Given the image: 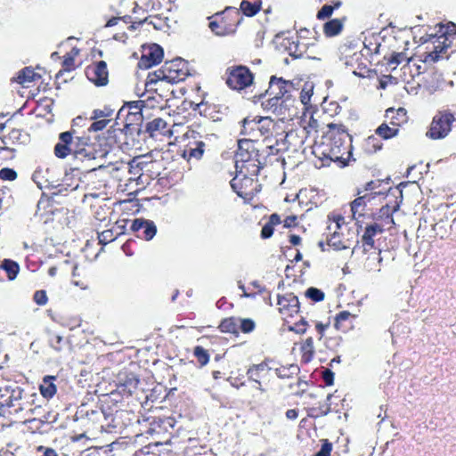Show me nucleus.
I'll list each match as a JSON object with an SVG mask.
<instances>
[{
  "label": "nucleus",
  "instance_id": "nucleus-1",
  "mask_svg": "<svg viewBox=\"0 0 456 456\" xmlns=\"http://www.w3.org/2000/svg\"><path fill=\"white\" fill-rule=\"evenodd\" d=\"M327 126L322 141L313 146L314 156L322 167H329L331 161L338 167H346L352 156V137L342 124L329 123Z\"/></svg>",
  "mask_w": 456,
  "mask_h": 456
},
{
  "label": "nucleus",
  "instance_id": "nucleus-2",
  "mask_svg": "<svg viewBox=\"0 0 456 456\" xmlns=\"http://www.w3.org/2000/svg\"><path fill=\"white\" fill-rule=\"evenodd\" d=\"M53 152L59 159L72 158L77 161H90L99 154L97 144L88 136H78L75 129L60 133Z\"/></svg>",
  "mask_w": 456,
  "mask_h": 456
},
{
  "label": "nucleus",
  "instance_id": "nucleus-3",
  "mask_svg": "<svg viewBox=\"0 0 456 456\" xmlns=\"http://www.w3.org/2000/svg\"><path fill=\"white\" fill-rule=\"evenodd\" d=\"M381 45L378 43L366 45L345 44L340 47V61L360 77H366L370 73V58L380 53Z\"/></svg>",
  "mask_w": 456,
  "mask_h": 456
},
{
  "label": "nucleus",
  "instance_id": "nucleus-4",
  "mask_svg": "<svg viewBox=\"0 0 456 456\" xmlns=\"http://www.w3.org/2000/svg\"><path fill=\"white\" fill-rule=\"evenodd\" d=\"M259 142L238 140V149L235 152V167L239 174L244 175H258L264 165V157L260 153Z\"/></svg>",
  "mask_w": 456,
  "mask_h": 456
},
{
  "label": "nucleus",
  "instance_id": "nucleus-5",
  "mask_svg": "<svg viewBox=\"0 0 456 456\" xmlns=\"http://www.w3.org/2000/svg\"><path fill=\"white\" fill-rule=\"evenodd\" d=\"M189 75V63L182 58H175L166 61L159 69L149 72L145 86L157 91L158 88L154 87V86H157L159 83L176 84L185 80Z\"/></svg>",
  "mask_w": 456,
  "mask_h": 456
},
{
  "label": "nucleus",
  "instance_id": "nucleus-6",
  "mask_svg": "<svg viewBox=\"0 0 456 456\" xmlns=\"http://www.w3.org/2000/svg\"><path fill=\"white\" fill-rule=\"evenodd\" d=\"M291 86L292 83L290 81L285 80L282 77L272 76L270 77L267 89L258 94H255L253 98L255 99V102H257L268 95V99L261 102L262 108L277 116H282L281 118L283 119L286 118L283 110L285 109L283 106V98L289 93Z\"/></svg>",
  "mask_w": 456,
  "mask_h": 456
},
{
  "label": "nucleus",
  "instance_id": "nucleus-7",
  "mask_svg": "<svg viewBox=\"0 0 456 456\" xmlns=\"http://www.w3.org/2000/svg\"><path fill=\"white\" fill-rule=\"evenodd\" d=\"M455 37L456 24L453 22L438 24L436 34L430 36L433 49L424 53L423 61L435 63L444 57L447 58V50L452 46Z\"/></svg>",
  "mask_w": 456,
  "mask_h": 456
},
{
  "label": "nucleus",
  "instance_id": "nucleus-8",
  "mask_svg": "<svg viewBox=\"0 0 456 456\" xmlns=\"http://www.w3.org/2000/svg\"><path fill=\"white\" fill-rule=\"evenodd\" d=\"M208 28L217 37H227L234 35L242 20L239 9L227 7L221 12L215 13L208 18Z\"/></svg>",
  "mask_w": 456,
  "mask_h": 456
},
{
  "label": "nucleus",
  "instance_id": "nucleus-9",
  "mask_svg": "<svg viewBox=\"0 0 456 456\" xmlns=\"http://www.w3.org/2000/svg\"><path fill=\"white\" fill-rule=\"evenodd\" d=\"M273 364L274 362L272 359L265 358L260 363L253 364L246 370L248 380L256 385V395H253L248 400V404L259 406L264 402L262 395L265 393V389L263 386L270 380Z\"/></svg>",
  "mask_w": 456,
  "mask_h": 456
},
{
  "label": "nucleus",
  "instance_id": "nucleus-10",
  "mask_svg": "<svg viewBox=\"0 0 456 456\" xmlns=\"http://www.w3.org/2000/svg\"><path fill=\"white\" fill-rule=\"evenodd\" d=\"M184 137L187 140L184 144L182 156L186 161H199L202 159L205 152H211L214 145L211 143V138L208 134H201L200 132L189 128Z\"/></svg>",
  "mask_w": 456,
  "mask_h": 456
},
{
  "label": "nucleus",
  "instance_id": "nucleus-11",
  "mask_svg": "<svg viewBox=\"0 0 456 456\" xmlns=\"http://www.w3.org/2000/svg\"><path fill=\"white\" fill-rule=\"evenodd\" d=\"M454 126H456V111L444 108L436 111L425 134L432 140L444 139Z\"/></svg>",
  "mask_w": 456,
  "mask_h": 456
},
{
  "label": "nucleus",
  "instance_id": "nucleus-12",
  "mask_svg": "<svg viewBox=\"0 0 456 456\" xmlns=\"http://www.w3.org/2000/svg\"><path fill=\"white\" fill-rule=\"evenodd\" d=\"M274 121L270 117L248 116L241 121L240 134L248 137L246 140L259 142L260 137L268 139L274 127Z\"/></svg>",
  "mask_w": 456,
  "mask_h": 456
},
{
  "label": "nucleus",
  "instance_id": "nucleus-13",
  "mask_svg": "<svg viewBox=\"0 0 456 456\" xmlns=\"http://www.w3.org/2000/svg\"><path fill=\"white\" fill-rule=\"evenodd\" d=\"M225 83L229 88L242 91L254 84V74L244 65L229 67L225 72Z\"/></svg>",
  "mask_w": 456,
  "mask_h": 456
},
{
  "label": "nucleus",
  "instance_id": "nucleus-14",
  "mask_svg": "<svg viewBox=\"0 0 456 456\" xmlns=\"http://www.w3.org/2000/svg\"><path fill=\"white\" fill-rule=\"evenodd\" d=\"M304 130L290 129L282 138L276 139L274 144H269L270 154H278L282 151L296 152L300 150L305 142Z\"/></svg>",
  "mask_w": 456,
  "mask_h": 456
},
{
  "label": "nucleus",
  "instance_id": "nucleus-15",
  "mask_svg": "<svg viewBox=\"0 0 456 456\" xmlns=\"http://www.w3.org/2000/svg\"><path fill=\"white\" fill-rule=\"evenodd\" d=\"M382 233V229H379V226L366 224L363 234L361 238V243L363 253L368 254L367 260L371 258L378 264L382 261L381 249L377 243V237Z\"/></svg>",
  "mask_w": 456,
  "mask_h": 456
},
{
  "label": "nucleus",
  "instance_id": "nucleus-16",
  "mask_svg": "<svg viewBox=\"0 0 456 456\" xmlns=\"http://www.w3.org/2000/svg\"><path fill=\"white\" fill-rule=\"evenodd\" d=\"M399 193L400 200H398V197H395V201L393 206L387 203L379 208L378 213L373 212V215L370 216L373 221L370 224L373 226H379V229H382L383 232L391 230L395 225L394 214L400 209L403 200V192L400 191Z\"/></svg>",
  "mask_w": 456,
  "mask_h": 456
},
{
  "label": "nucleus",
  "instance_id": "nucleus-17",
  "mask_svg": "<svg viewBox=\"0 0 456 456\" xmlns=\"http://www.w3.org/2000/svg\"><path fill=\"white\" fill-rule=\"evenodd\" d=\"M359 195L350 205L352 216L357 224L364 223L365 218H370L379 204L378 201H375V198L371 194Z\"/></svg>",
  "mask_w": 456,
  "mask_h": 456
},
{
  "label": "nucleus",
  "instance_id": "nucleus-18",
  "mask_svg": "<svg viewBox=\"0 0 456 456\" xmlns=\"http://www.w3.org/2000/svg\"><path fill=\"white\" fill-rule=\"evenodd\" d=\"M23 389L14 382L8 380L0 381V405L3 407H16L22 409Z\"/></svg>",
  "mask_w": 456,
  "mask_h": 456
},
{
  "label": "nucleus",
  "instance_id": "nucleus-19",
  "mask_svg": "<svg viewBox=\"0 0 456 456\" xmlns=\"http://www.w3.org/2000/svg\"><path fill=\"white\" fill-rule=\"evenodd\" d=\"M276 305L279 314L287 323H289L290 318L297 316L299 314V301L292 292L277 295Z\"/></svg>",
  "mask_w": 456,
  "mask_h": 456
},
{
  "label": "nucleus",
  "instance_id": "nucleus-20",
  "mask_svg": "<svg viewBox=\"0 0 456 456\" xmlns=\"http://www.w3.org/2000/svg\"><path fill=\"white\" fill-rule=\"evenodd\" d=\"M256 176L237 173V175L231 182V186L239 197L249 201L256 195V180L254 177Z\"/></svg>",
  "mask_w": 456,
  "mask_h": 456
},
{
  "label": "nucleus",
  "instance_id": "nucleus-21",
  "mask_svg": "<svg viewBox=\"0 0 456 456\" xmlns=\"http://www.w3.org/2000/svg\"><path fill=\"white\" fill-rule=\"evenodd\" d=\"M86 77L96 86H106L109 81V73L106 62L99 61L91 63L86 68Z\"/></svg>",
  "mask_w": 456,
  "mask_h": 456
},
{
  "label": "nucleus",
  "instance_id": "nucleus-22",
  "mask_svg": "<svg viewBox=\"0 0 456 456\" xmlns=\"http://www.w3.org/2000/svg\"><path fill=\"white\" fill-rule=\"evenodd\" d=\"M163 54V49L156 44L143 47L142 56L138 61V67L142 69H148L160 63Z\"/></svg>",
  "mask_w": 456,
  "mask_h": 456
},
{
  "label": "nucleus",
  "instance_id": "nucleus-23",
  "mask_svg": "<svg viewBox=\"0 0 456 456\" xmlns=\"http://www.w3.org/2000/svg\"><path fill=\"white\" fill-rule=\"evenodd\" d=\"M130 229L137 238L146 241L152 240L157 233V226L154 222L143 218L133 220Z\"/></svg>",
  "mask_w": 456,
  "mask_h": 456
},
{
  "label": "nucleus",
  "instance_id": "nucleus-24",
  "mask_svg": "<svg viewBox=\"0 0 456 456\" xmlns=\"http://www.w3.org/2000/svg\"><path fill=\"white\" fill-rule=\"evenodd\" d=\"M139 383L137 376L127 370H122L117 376V387L123 395L129 396L135 394Z\"/></svg>",
  "mask_w": 456,
  "mask_h": 456
},
{
  "label": "nucleus",
  "instance_id": "nucleus-25",
  "mask_svg": "<svg viewBox=\"0 0 456 456\" xmlns=\"http://www.w3.org/2000/svg\"><path fill=\"white\" fill-rule=\"evenodd\" d=\"M197 109L201 114L213 121L223 120L230 112V108L226 104L210 103L205 101L198 103Z\"/></svg>",
  "mask_w": 456,
  "mask_h": 456
},
{
  "label": "nucleus",
  "instance_id": "nucleus-26",
  "mask_svg": "<svg viewBox=\"0 0 456 456\" xmlns=\"http://www.w3.org/2000/svg\"><path fill=\"white\" fill-rule=\"evenodd\" d=\"M283 45L289 55L294 59L312 58L308 53V44L302 42L297 37L295 38H285L283 40Z\"/></svg>",
  "mask_w": 456,
  "mask_h": 456
},
{
  "label": "nucleus",
  "instance_id": "nucleus-27",
  "mask_svg": "<svg viewBox=\"0 0 456 456\" xmlns=\"http://www.w3.org/2000/svg\"><path fill=\"white\" fill-rule=\"evenodd\" d=\"M145 132L151 137L163 136L170 138L173 135V130L170 125L162 118H155L148 121L145 125Z\"/></svg>",
  "mask_w": 456,
  "mask_h": 456
},
{
  "label": "nucleus",
  "instance_id": "nucleus-28",
  "mask_svg": "<svg viewBox=\"0 0 456 456\" xmlns=\"http://www.w3.org/2000/svg\"><path fill=\"white\" fill-rule=\"evenodd\" d=\"M355 318L356 315L348 310L340 311L335 316L334 327L340 332H348L353 329Z\"/></svg>",
  "mask_w": 456,
  "mask_h": 456
},
{
  "label": "nucleus",
  "instance_id": "nucleus-29",
  "mask_svg": "<svg viewBox=\"0 0 456 456\" xmlns=\"http://www.w3.org/2000/svg\"><path fill=\"white\" fill-rule=\"evenodd\" d=\"M6 144L15 146L25 144L29 141V134L20 128H12L7 134L0 135Z\"/></svg>",
  "mask_w": 456,
  "mask_h": 456
},
{
  "label": "nucleus",
  "instance_id": "nucleus-30",
  "mask_svg": "<svg viewBox=\"0 0 456 456\" xmlns=\"http://www.w3.org/2000/svg\"><path fill=\"white\" fill-rule=\"evenodd\" d=\"M386 118L389 119L390 125L399 129L409 121V115L407 114L406 109L403 107L398 109L388 108L386 110Z\"/></svg>",
  "mask_w": 456,
  "mask_h": 456
},
{
  "label": "nucleus",
  "instance_id": "nucleus-31",
  "mask_svg": "<svg viewBox=\"0 0 456 456\" xmlns=\"http://www.w3.org/2000/svg\"><path fill=\"white\" fill-rule=\"evenodd\" d=\"M41 78V75L37 73L32 67H25L20 69L11 81L21 85L23 87H28L29 84Z\"/></svg>",
  "mask_w": 456,
  "mask_h": 456
},
{
  "label": "nucleus",
  "instance_id": "nucleus-32",
  "mask_svg": "<svg viewBox=\"0 0 456 456\" xmlns=\"http://www.w3.org/2000/svg\"><path fill=\"white\" fill-rule=\"evenodd\" d=\"M142 172L143 176L148 179H155L161 174L162 162L160 160H153L151 157L143 155L142 160Z\"/></svg>",
  "mask_w": 456,
  "mask_h": 456
},
{
  "label": "nucleus",
  "instance_id": "nucleus-33",
  "mask_svg": "<svg viewBox=\"0 0 456 456\" xmlns=\"http://www.w3.org/2000/svg\"><path fill=\"white\" fill-rule=\"evenodd\" d=\"M327 224V230L329 232H344V231L346 230V223L345 217L337 211H333L328 215Z\"/></svg>",
  "mask_w": 456,
  "mask_h": 456
},
{
  "label": "nucleus",
  "instance_id": "nucleus-34",
  "mask_svg": "<svg viewBox=\"0 0 456 456\" xmlns=\"http://www.w3.org/2000/svg\"><path fill=\"white\" fill-rule=\"evenodd\" d=\"M351 241L346 238L343 232L338 233L329 232L327 246L334 250H342L350 248Z\"/></svg>",
  "mask_w": 456,
  "mask_h": 456
},
{
  "label": "nucleus",
  "instance_id": "nucleus-35",
  "mask_svg": "<svg viewBox=\"0 0 456 456\" xmlns=\"http://www.w3.org/2000/svg\"><path fill=\"white\" fill-rule=\"evenodd\" d=\"M143 105L142 101H134L127 103L126 125L139 123L142 120V110Z\"/></svg>",
  "mask_w": 456,
  "mask_h": 456
},
{
  "label": "nucleus",
  "instance_id": "nucleus-36",
  "mask_svg": "<svg viewBox=\"0 0 456 456\" xmlns=\"http://www.w3.org/2000/svg\"><path fill=\"white\" fill-rule=\"evenodd\" d=\"M80 50L73 47L70 52L63 57L62 69L57 73L56 77H61L65 72H70L77 69L76 58L79 55Z\"/></svg>",
  "mask_w": 456,
  "mask_h": 456
},
{
  "label": "nucleus",
  "instance_id": "nucleus-37",
  "mask_svg": "<svg viewBox=\"0 0 456 456\" xmlns=\"http://www.w3.org/2000/svg\"><path fill=\"white\" fill-rule=\"evenodd\" d=\"M380 186V181H371L366 183L364 190L359 191L358 194H371V196L375 198V201L380 203L382 200H385L388 196V194H386L385 191L379 190Z\"/></svg>",
  "mask_w": 456,
  "mask_h": 456
},
{
  "label": "nucleus",
  "instance_id": "nucleus-38",
  "mask_svg": "<svg viewBox=\"0 0 456 456\" xmlns=\"http://www.w3.org/2000/svg\"><path fill=\"white\" fill-rule=\"evenodd\" d=\"M275 375L281 379H290L294 377L297 376L300 370L297 364H289V365H280L274 367L273 365V370Z\"/></svg>",
  "mask_w": 456,
  "mask_h": 456
},
{
  "label": "nucleus",
  "instance_id": "nucleus-39",
  "mask_svg": "<svg viewBox=\"0 0 456 456\" xmlns=\"http://www.w3.org/2000/svg\"><path fill=\"white\" fill-rule=\"evenodd\" d=\"M56 377L45 376L43 379V382L39 387L40 393L43 397L46 399L53 398L57 393V387L54 384Z\"/></svg>",
  "mask_w": 456,
  "mask_h": 456
},
{
  "label": "nucleus",
  "instance_id": "nucleus-40",
  "mask_svg": "<svg viewBox=\"0 0 456 456\" xmlns=\"http://www.w3.org/2000/svg\"><path fill=\"white\" fill-rule=\"evenodd\" d=\"M240 317H225L218 325V329L222 333L232 334L239 336Z\"/></svg>",
  "mask_w": 456,
  "mask_h": 456
},
{
  "label": "nucleus",
  "instance_id": "nucleus-41",
  "mask_svg": "<svg viewBox=\"0 0 456 456\" xmlns=\"http://www.w3.org/2000/svg\"><path fill=\"white\" fill-rule=\"evenodd\" d=\"M142 161L143 155H139L138 157H134L131 160L128 161V173L132 175L128 180H136L140 179L143 176L142 172Z\"/></svg>",
  "mask_w": 456,
  "mask_h": 456
},
{
  "label": "nucleus",
  "instance_id": "nucleus-42",
  "mask_svg": "<svg viewBox=\"0 0 456 456\" xmlns=\"http://www.w3.org/2000/svg\"><path fill=\"white\" fill-rule=\"evenodd\" d=\"M261 0H242L240 12L246 17H254L261 9Z\"/></svg>",
  "mask_w": 456,
  "mask_h": 456
},
{
  "label": "nucleus",
  "instance_id": "nucleus-43",
  "mask_svg": "<svg viewBox=\"0 0 456 456\" xmlns=\"http://www.w3.org/2000/svg\"><path fill=\"white\" fill-rule=\"evenodd\" d=\"M385 65L387 69L395 70L398 65L404 61L410 62L411 59L404 53H393L389 56H384Z\"/></svg>",
  "mask_w": 456,
  "mask_h": 456
},
{
  "label": "nucleus",
  "instance_id": "nucleus-44",
  "mask_svg": "<svg viewBox=\"0 0 456 456\" xmlns=\"http://www.w3.org/2000/svg\"><path fill=\"white\" fill-rule=\"evenodd\" d=\"M342 4V0H331V3L325 4L317 12V20H324L330 18L333 12L338 10Z\"/></svg>",
  "mask_w": 456,
  "mask_h": 456
},
{
  "label": "nucleus",
  "instance_id": "nucleus-45",
  "mask_svg": "<svg viewBox=\"0 0 456 456\" xmlns=\"http://www.w3.org/2000/svg\"><path fill=\"white\" fill-rule=\"evenodd\" d=\"M281 223V217L278 214H272L268 221L263 225L260 232V237L263 240L270 238L274 230V226Z\"/></svg>",
  "mask_w": 456,
  "mask_h": 456
},
{
  "label": "nucleus",
  "instance_id": "nucleus-46",
  "mask_svg": "<svg viewBox=\"0 0 456 456\" xmlns=\"http://www.w3.org/2000/svg\"><path fill=\"white\" fill-rule=\"evenodd\" d=\"M143 23L151 25L155 30H163L168 27L167 18L163 17L161 14L150 15L138 22L140 25Z\"/></svg>",
  "mask_w": 456,
  "mask_h": 456
},
{
  "label": "nucleus",
  "instance_id": "nucleus-47",
  "mask_svg": "<svg viewBox=\"0 0 456 456\" xmlns=\"http://www.w3.org/2000/svg\"><path fill=\"white\" fill-rule=\"evenodd\" d=\"M301 362H310L314 355V346L312 338H306L300 346Z\"/></svg>",
  "mask_w": 456,
  "mask_h": 456
},
{
  "label": "nucleus",
  "instance_id": "nucleus-48",
  "mask_svg": "<svg viewBox=\"0 0 456 456\" xmlns=\"http://www.w3.org/2000/svg\"><path fill=\"white\" fill-rule=\"evenodd\" d=\"M330 398L331 395H328L325 403H320L318 406L309 407L307 409L308 417L317 419L327 415L330 411V404L329 403Z\"/></svg>",
  "mask_w": 456,
  "mask_h": 456
},
{
  "label": "nucleus",
  "instance_id": "nucleus-49",
  "mask_svg": "<svg viewBox=\"0 0 456 456\" xmlns=\"http://www.w3.org/2000/svg\"><path fill=\"white\" fill-rule=\"evenodd\" d=\"M344 20L334 19L323 25V33L326 37H332L341 33Z\"/></svg>",
  "mask_w": 456,
  "mask_h": 456
},
{
  "label": "nucleus",
  "instance_id": "nucleus-50",
  "mask_svg": "<svg viewBox=\"0 0 456 456\" xmlns=\"http://www.w3.org/2000/svg\"><path fill=\"white\" fill-rule=\"evenodd\" d=\"M0 267L5 271L7 278L10 281L14 280L20 272L19 264L16 261L8 258L2 261Z\"/></svg>",
  "mask_w": 456,
  "mask_h": 456
},
{
  "label": "nucleus",
  "instance_id": "nucleus-51",
  "mask_svg": "<svg viewBox=\"0 0 456 456\" xmlns=\"http://www.w3.org/2000/svg\"><path fill=\"white\" fill-rule=\"evenodd\" d=\"M400 129L387 123H382L376 129V134L383 139H391L398 135Z\"/></svg>",
  "mask_w": 456,
  "mask_h": 456
},
{
  "label": "nucleus",
  "instance_id": "nucleus-52",
  "mask_svg": "<svg viewBox=\"0 0 456 456\" xmlns=\"http://www.w3.org/2000/svg\"><path fill=\"white\" fill-rule=\"evenodd\" d=\"M115 110L110 105H103L102 108L93 110L91 118H102L109 122L113 119Z\"/></svg>",
  "mask_w": 456,
  "mask_h": 456
},
{
  "label": "nucleus",
  "instance_id": "nucleus-53",
  "mask_svg": "<svg viewBox=\"0 0 456 456\" xmlns=\"http://www.w3.org/2000/svg\"><path fill=\"white\" fill-rule=\"evenodd\" d=\"M15 151L16 149L13 146L6 144L5 142L0 138V163L14 159Z\"/></svg>",
  "mask_w": 456,
  "mask_h": 456
},
{
  "label": "nucleus",
  "instance_id": "nucleus-54",
  "mask_svg": "<svg viewBox=\"0 0 456 456\" xmlns=\"http://www.w3.org/2000/svg\"><path fill=\"white\" fill-rule=\"evenodd\" d=\"M170 0H149L146 3L148 12H158L164 9L169 10Z\"/></svg>",
  "mask_w": 456,
  "mask_h": 456
},
{
  "label": "nucleus",
  "instance_id": "nucleus-55",
  "mask_svg": "<svg viewBox=\"0 0 456 456\" xmlns=\"http://www.w3.org/2000/svg\"><path fill=\"white\" fill-rule=\"evenodd\" d=\"M193 355L201 367L206 366L209 362L210 355L208 351L200 346L194 347Z\"/></svg>",
  "mask_w": 456,
  "mask_h": 456
},
{
  "label": "nucleus",
  "instance_id": "nucleus-56",
  "mask_svg": "<svg viewBox=\"0 0 456 456\" xmlns=\"http://www.w3.org/2000/svg\"><path fill=\"white\" fill-rule=\"evenodd\" d=\"M88 126V119L82 116H78L73 119L70 129H75L78 136H86L85 130H82L84 126Z\"/></svg>",
  "mask_w": 456,
  "mask_h": 456
},
{
  "label": "nucleus",
  "instance_id": "nucleus-57",
  "mask_svg": "<svg viewBox=\"0 0 456 456\" xmlns=\"http://www.w3.org/2000/svg\"><path fill=\"white\" fill-rule=\"evenodd\" d=\"M116 231L111 228L102 231L98 233V240L102 245H106L113 240H115L118 237L116 235Z\"/></svg>",
  "mask_w": 456,
  "mask_h": 456
},
{
  "label": "nucleus",
  "instance_id": "nucleus-58",
  "mask_svg": "<svg viewBox=\"0 0 456 456\" xmlns=\"http://www.w3.org/2000/svg\"><path fill=\"white\" fill-rule=\"evenodd\" d=\"M305 296L314 302L322 301L325 297L324 292L315 287H310L305 291Z\"/></svg>",
  "mask_w": 456,
  "mask_h": 456
},
{
  "label": "nucleus",
  "instance_id": "nucleus-59",
  "mask_svg": "<svg viewBox=\"0 0 456 456\" xmlns=\"http://www.w3.org/2000/svg\"><path fill=\"white\" fill-rule=\"evenodd\" d=\"M50 346L57 352H61L67 346L66 339L60 335H52L50 338Z\"/></svg>",
  "mask_w": 456,
  "mask_h": 456
},
{
  "label": "nucleus",
  "instance_id": "nucleus-60",
  "mask_svg": "<svg viewBox=\"0 0 456 456\" xmlns=\"http://www.w3.org/2000/svg\"><path fill=\"white\" fill-rule=\"evenodd\" d=\"M256 329V322L252 319H240L239 334H249Z\"/></svg>",
  "mask_w": 456,
  "mask_h": 456
},
{
  "label": "nucleus",
  "instance_id": "nucleus-61",
  "mask_svg": "<svg viewBox=\"0 0 456 456\" xmlns=\"http://www.w3.org/2000/svg\"><path fill=\"white\" fill-rule=\"evenodd\" d=\"M91 120H93V122H91L89 126L86 127V130L89 132L101 131L104 129L110 123L109 121L102 118H91Z\"/></svg>",
  "mask_w": 456,
  "mask_h": 456
},
{
  "label": "nucleus",
  "instance_id": "nucleus-62",
  "mask_svg": "<svg viewBox=\"0 0 456 456\" xmlns=\"http://www.w3.org/2000/svg\"><path fill=\"white\" fill-rule=\"evenodd\" d=\"M17 172L12 167H3L0 170V180L12 182L17 179Z\"/></svg>",
  "mask_w": 456,
  "mask_h": 456
},
{
  "label": "nucleus",
  "instance_id": "nucleus-63",
  "mask_svg": "<svg viewBox=\"0 0 456 456\" xmlns=\"http://www.w3.org/2000/svg\"><path fill=\"white\" fill-rule=\"evenodd\" d=\"M33 300L38 305H45L48 302V296L45 289H38L33 295Z\"/></svg>",
  "mask_w": 456,
  "mask_h": 456
},
{
  "label": "nucleus",
  "instance_id": "nucleus-64",
  "mask_svg": "<svg viewBox=\"0 0 456 456\" xmlns=\"http://www.w3.org/2000/svg\"><path fill=\"white\" fill-rule=\"evenodd\" d=\"M332 444L327 439L323 440L321 449L314 456H330Z\"/></svg>",
  "mask_w": 456,
  "mask_h": 456
}]
</instances>
